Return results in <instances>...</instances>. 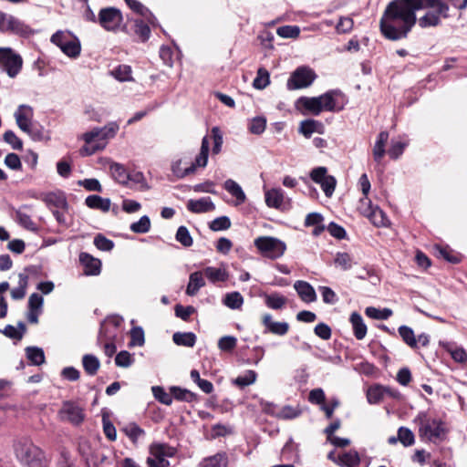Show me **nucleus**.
Masks as SVG:
<instances>
[{
    "instance_id": "nucleus-62",
    "label": "nucleus",
    "mask_w": 467,
    "mask_h": 467,
    "mask_svg": "<svg viewBox=\"0 0 467 467\" xmlns=\"http://www.w3.org/2000/svg\"><path fill=\"white\" fill-rule=\"evenodd\" d=\"M134 362V358L131 354L126 350H122L119 352L115 358V364L118 367L121 368H129Z\"/></svg>"
},
{
    "instance_id": "nucleus-2",
    "label": "nucleus",
    "mask_w": 467,
    "mask_h": 467,
    "mask_svg": "<svg viewBox=\"0 0 467 467\" xmlns=\"http://www.w3.org/2000/svg\"><path fill=\"white\" fill-rule=\"evenodd\" d=\"M119 127L116 122H109L104 127H95L92 130L83 133L80 137L85 145L79 152L82 156H90L97 151L106 148L109 139L115 137Z\"/></svg>"
},
{
    "instance_id": "nucleus-55",
    "label": "nucleus",
    "mask_w": 467,
    "mask_h": 467,
    "mask_svg": "<svg viewBox=\"0 0 467 467\" xmlns=\"http://www.w3.org/2000/svg\"><path fill=\"white\" fill-rule=\"evenodd\" d=\"M130 341L129 347H141L145 343L144 331L141 327H134L130 332Z\"/></svg>"
},
{
    "instance_id": "nucleus-16",
    "label": "nucleus",
    "mask_w": 467,
    "mask_h": 467,
    "mask_svg": "<svg viewBox=\"0 0 467 467\" xmlns=\"http://www.w3.org/2000/svg\"><path fill=\"white\" fill-rule=\"evenodd\" d=\"M296 107L305 115L318 116L323 111L317 97H301L296 100Z\"/></svg>"
},
{
    "instance_id": "nucleus-11",
    "label": "nucleus",
    "mask_w": 467,
    "mask_h": 467,
    "mask_svg": "<svg viewBox=\"0 0 467 467\" xmlns=\"http://www.w3.org/2000/svg\"><path fill=\"white\" fill-rule=\"evenodd\" d=\"M122 21V14L116 7L101 8L98 15V23L106 31L115 32L119 29Z\"/></svg>"
},
{
    "instance_id": "nucleus-53",
    "label": "nucleus",
    "mask_w": 467,
    "mask_h": 467,
    "mask_svg": "<svg viewBox=\"0 0 467 467\" xmlns=\"http://www.w3.org/2000/svg\"><path fill=\"white\" fill-rule=\"evenodd\" d=\"M150 220L148 215H143L139 221L130 224V229L135 234H146L150 230Z\"/></svg>"
},
{
    "instance_id": "nucleus-8",
    "label": "nucleus",
    "mask_w": 467,
    "mask_h": 467,
    "mask_svg": "<svg viewBox=\"0 0 467 467\" xmlns=\"http://www.w3.org/2000/svg\"><path fill=\"white\" fill-rule=\"evenodd\" d=\"M23 67L22 57L10 47H0V68L9 78H16Z\"/></svg>"
},
{
    "instance_id": "nucleus-61",
    "label": "nucleus",
    "mask_w": 467,
    "mask_h": 467,
    "mask_svg": "<svg viewBox=\"0 0 467 467\" xmlns=\"http://www.w3.org/2000/svg\"><path fill=\"white\" fill-rule=\"evenodd\" d=\"M209 227L214 232L227 230L231 227V221L227 216H220L213 220Z\"/></svg>"
},
{
    "instance_id": "nucleus-34",
    "label": "nucleus",
    "mask_w": 467,
    "mask_h": 467,
    "mask_svg": "<svg viewBox=\"0 0 467 467\" xmlns=\"http://www.w3.org/2000/svg\"><path fill=\"white\" fill-rule=\"evenodd\" d=\"M389 140V133L387 131H381L378 135L377 140L373 148V158L375 161L380 162L385 155V145Z\"/></svg>"
},
{
    "instance_id": "nucleus-60",
    "label": "nucleus",
    "mask_w": 467,
    "mask_h": 467,
    "mask_svg": "<svg viewBox=\"0 0 467 467\" xmlns=\"http://www.w3.org/2000/svg\"><path fill=\"white\" fill-rule=\"evenodd\" d=\"M135 34L140 38L142 42L147 41L150 36V29L147 24L142 20H135Z\"/></svg>"
},
{
    "instance_id": "nucleus-48",
    "label": "nucleus",
    "mask_w": 467,
    "mask_h": 467,
    "mask_svg": "<svg viewBox=\"0 0 467 467\" xmlns=\"http://www.w3.org/2000/svg\"><path fill=\"white\" fill-rule=\"evenodd\" d=\"M392 310L390 308L379 309L374 306H368L365 310V314L376 320H387L392 316Z\"/></svg>"
},
{
    "instance_id": "nucleus-39",
    "label": "nucleus",
    "mask_w": 467,
    "mask_h": 467,
    "mask_svg": "<svg viewBox=\"0 0 467 467\" xmlns=\"http://www.w3.org/2000/svg\"><path fill=\"white\" fill-rule=\"evenodd\" d=\"M125 2L130 9L146 17L150 24L155 26L156 18L141 3L138 2L137 0H125Z\"/></svg>"
},
{
    "instance_id": "nucleus-27",
    "label": "nucleus",
    "mask_w": 467,
    "mask_h": 467,
    "mask_svg": "<svg viewBox=\"0 0 467 467\" xmlns=\"http://www.w3.org/2000/svg\"><path fill=\"white\" fill-rule=\"evenodd\" d=\"M205 285L203 273L201 271L193 272L189 276V283L186 287V294L190 296L197 295L199 290Z\"/></svg>"
},
{
    "instance_id": "nucleus-46",
    "label": "nucleus",
    "mask_w": 467,
    "mask_h": 467,
    "mask_svg": "<svg viewBox=\"0 0 467 467\" xmlns=\"http://www.w3.org/2000/svg\"><path fill=\"white\" fill-rule=\"evenodd\" d=\"M122 431L128 436L132 442L137 441L145 435V431L137 423L130 422L122 428Z\"/></svg>"
},
{
    "instance_id": "nucleus-51",
    "label": "nucleus",
    "mask_w": 467,
    "mask_h": 467,
    "mask_svg": "<svg viewBox=\"0 0 467 467\" xmlns=\"http://www.w3.org/2000/svg\"><path fill=\"white\" fill-rule=\"evenodd\" d=\"M408 146V140H391L390 147L388 150L389 157L393 160L398 159L404 151V149Z\"/></svg>"
},
{
    "instance_id": "nucleus-15",
    "label": "nucleus",
    "mask_w": 467,
    "mask_h": 467,
    "mask_svg": "<svg viewBox=\"0 0 467 467\" xmlns=\"http://www.w3.org/2000/svg\"><path fill=\"white\" fill-rule=\"evenodd\" d=\"M59 416L63 420H67L75 425L84 420L82 409L73 402H65L59 410Z\"/></svg>"
},
{
    "instance_id": "nucleus-26",
    "label": "nucleus",
    "mask_w": 467,
    "mask_h": 467,
    "mask_svg": "<svg viewBox=\"0 0 467 467\" xmlns=\"http://www.w3.org/2000/svg\"><path fill=\"white\" fill-rule=\"evenodd\" d=\"M85 204L93 210H99L102 213H108L111 207V201L109 198H103L99 195H88L85 199Z\"/></svg>"
},
{
    "instance_id": "nucleus-52",
    "label": "nucleus",
    "mask_w": 467,
    "mask_h": 467,
    "mask_svg": "<svg viewBox=\"0 0 467 467\" xmlns=\"http://www.w3.org/2000/svg\"><path fill=\"white\" fill-rule=\"evenodd\" d=\"M269 84H270L269 72L265 67L258 68L256 77L253 82L254 88L256 89H264Z\"/></svg>"
},
{
    "instance_id": "nucleus-7",
    "label": "nucleus",
    "mask_w": 467,
    "mask_h": 467,
    "mask_svg": "<svg viewBox=\"0 0 467 467\" xmlns=\"http://www.w3.org/2000/svg\"><path fill=\"white\" fill-rule=\"evenodd\" d=\"M415 422L419 424L420 434L429 441L439 439L444 433L442 422L436 419L431 420L425 411L418 413Z\"/></svg>"
},
{
    "instance_id": "nucleus-18",
    "label": "nucleus",
    "mask_w": 467,
    "mask_h": 467,
    "mask_svg": "<svg viewBox=\"0 0 467 467\" xmlns=\"http://www.w3.org/2000/svg\"><path fill=\"white\" fill-rule=\"evenodd\" d=\"M186 207L193 213H204L215 210V204L210 197H202L198 200L190 199Z\"/></svg>"
},
{
    "instance_id": "nucleus-56",
    "label": "nucleus",
    "mask_w": 467,
    "mask_h": 467,
    "mask_svg": "<svg viewBox=\"0 0 467 467\" xmlns=\"http://www.w3.org/2000/svg\"><path fill=\"white\" fill-rule=\"evenodd\" d=\"M175 239L177 242H179L182 245L185 247H190L192 245V238L190 234L189 230L187 227L182 225L178 228Z\"/></svg>"
},
{
    "instance_id": "nucleus-22",
    "label": "nucleus",
    "mask_w": 467,
    "mask_h": 467,
    "mask_svg": "<svg viewBox=\"0 0 467 467\" xmlns=\"http://www.w3.org/2000/svg\"><path fill=\"white\" fill-rule=\"evenodd\" d=\"M262 322L267 332L277 336H285L289 330V324L287 322L274 321L270 314H265L262 318Z\"/></svg>"
},
{
    "instance_id": "nucleus-54",
    "label": "nucleus",
    "mask_w": 467,
    "mask_h": 467,
    "mask_svg": "<svg viewBox=\"0 0 467 467\" xmlns=\"http://www.w3.org/2000/svg\"><path fill=\"white\" fill-rule=\"evenodd\" d=\"M2 332L4 335L10 338L20 340L23 337L24 333L26 332V326L22 322L18 324L17 327H15L14 326L11 325H7Z\"/></svg>"
},
{
    "instance_id": "nucleus-5",
    "label": "nucleus",
    "mask_w": 467,
    "mask_h": 467,
    "mask_svg": "<svg viewBox=\"0 0 467 467\" xmlns=\"http://www.w3.org/2000/svg\"><path fill=\"white\" fill-rule=\"evenodd\" d=\"M51 42L70 58H77L81 52L79 39L68 31L58 30L51 36Z\"/></svg>"
},
{
    "instance_id": "nucleus-19",
    "label": "nucleus",
    "mask_w": 467,
    "mask_h": 467,
    "mask_svg": "<svg viewBox=\"0 0 467 467\" xmlns=\"http://www.w3.org/2000/svg\"><path fill=\"white\" fill-rule=\"evenodd\" d=\"M440 346L451 355L455 362L460 364L467 362V352L462 347L450 341H441Z\"/></svg>"
},
{
    "instance_id": "nucleus-13",
    "label": "nucleus",
    "mask_w": 467,
    "mask_h": 467,
    "mask_svg": "<svg viewBox=\"0 0 467 467\" xmlns=\"http://www.w3.org/2000/svg\"><path fill=\"white\" fill-rule=\"evenodd\" d=\"M265 204L269 208L285 210L290 204V199L285 196L281 188H272L265 191Z\"/></svg>"
},
{
    "instance_id": "nucleus-6",
    "label": "nucleus",
    "mask_w": 467,
    "mask_h": 467,
    "mask_svg": "<svg viewBox=\"0 0 467 467\" xmlns=\"http://www.w3.org/2000/svg\"><path fill=\"white\" fill-rule=\"evenodd\" d=\"M254 244L263 256L272 260L283 256L286 250L285 242L273 236L257 237Z\"/></svg>"
},
{
    "instance_id": "nucleus-24",
    "label": "nucleus",
    "mask_w": 467,
    "mask_h": 467,
    "mask_svg": "<svg viewBox=\"0 0 467 467\" xmlns=\"http://www.w3.org/2000/svg\"><path fill=\"white\" fill-rule=\"evenodd\" d=\"M325 127L319 120L313 119H305L300 122L298 131L306 138H310L313 133L323 134Z\"/></svg>"
},
{
    "instance_id": "nucleus-49",
    "label": "nucleus",
    "mask_w": 467,
    "mask_h": 467,
    "mask_svg": "<svg viewBox=\"0 0 467 467\" xmlns=\"http://www.w3.org/2000/svg\"><path fill=\"white\" fill-rule=\"evenodd\" d=\"M131 67L128 65H119L110 71V74L119 81H130L132 80Z\"/></svg>"
},
{
    "instance_id": "nucleus-45",
    "label": "nucleus",
    "mask_w": 467,
    "mask_h": 467,
    "mask_svg": "<svg viewBox=\"0 0 467 467\" xmlns=\"http://www.w3.org/2000/svg\"><path fill=\"white\" fill-rule=\"evenodd\" d=\"M388 389L380 385H376L368 388L367 391V400L369 404H377L382 400Z\"/></svg>"
},
{
    "instance_id": "nucleus-63",
    "label": "nucleus",
    "mask_w": 467,
    "mask_h": 467,
    "mask_svg": "<svg viewBox=\"0 0 467 467\" xmlns=\"http://www.w3.org/2000/svg\"><path fill=\"white\" fill-rule=\"evenodd\" d=\"M16 220L21 226H23L24 228H26L27 230H30V231L36 230V223L32 221L31 217L28 214H26L21 211L16 212Z\"/></svg>"
},
{
    "instance_id": "nucleus-14",
    "label": "nucleus",
    "mask_w": 467,
    "mask_h": 467,
    "mask_svg": "<svg viewBox=\"0 0 467 467\" xmlns=\"http://www.w3.org/2000/svg\"><path fill=\"white\" fill-rule=\"evenodd\" d=\"M0 31L22 35L26 32V27L18 18L0 11Z\"/></svg>"
},
{
    "instance_id": "nucleus-59",
    "label": "nucleus",
    "mask_w": 467,
    "mask_h": 467,
    "mask_svg": "<svg viewBox=\"0 0 467 467\" xmlns=\"http://www.w3.org/2000/svg\"><path fill=\"white\" fill-rule=\"evenodd\" d=\"M276 33L284 38H296L300 35V28L297 26H283L277 28Z\"/></svg>"
},
{
    "instance_id": "nucleus-41",
    "label": "nucleus",
    "mask_w": 467,
    "mask_h": 467,
    "mask_svg": "<svg viewBox=\"0 0 467 467\" xmlns=\"http://www.w3.org/2000/svg\"><path fill=\"white\" fill-rule=\"evenodd\" d=\"M82 365L85 371L88 375L94 376L99 368L100 362L96 356L92 354H87L82 358Z\"/></svg>"
},
{
    "instance_id": "nucleus-30",
    "label": "nucleus",
    "mask_w": 467,
    "mask_h": 467,
    "mask_svg": "<svg viewBox=\"0 0 467 467\" xmlns=\"http://www.w3.org/2000/svg\"><path fill=\"white\" fill-rule=\"evenodd\" d=\"M210 142L207 136L202 140V145L199 154L195 157L194 161L190 165L193 166L194 171L197 168H204L207 165Z\"/></svg>"
},
{
    "instance_id": "nucleus-25",
    "label": "nucleus",
    "mask_w": 467,
    "mask_h": 467,
    "mask_svg": "<svg viewBox=\"0 0 467 467\" xmlns=\"http://www.w3.org/2000/svg\"><path fill=\"white\" fill-rule=\"evenodd\" d=\"M294 288L302 301L306 303H312L317 300L316 291L309 283L298 280L294 284Z\"/></svg>"
},
{
    "instance_id": "nucleus-43",
    "label": "nucleus",
    "mask_w": 467,
    "mask_h": 467,
    "mask_svg": "<svg viewBox=\"0 0 467 467\" xmlns=\"http://www.w3.org/2000/svg\"><path fill=\"white\" fill-rule=\"evenodd\" d=\"M223 303L231 309H240L244 304V297L236 291L227 293L223 299Z\"/></svg>"
},
{
    "instance_id": "nucleus-31",
    "label": "nucleus",
    "mask_w": 467,
    "mask_h": 467,
    "mask_svg": "<svg viewBox=\"0 0 467 467\" xmlns=\"http://www.w3.org/2000/svg\"><path fill=\"white\" fill-rule=\"evenodd\" d=\"M224 189L236 199L235 205L244 203L246 200V195L242 187L234 180L228 179L224 182Z\"/></svg>"
},
{
    "instance_id": "nucleus-4",
    "label": "nucleus",
    "mask_w": 467,
    "mask_h": 467,
    "mask_svg": "<svg viewBox=\"0 0 467 467\" xmlns=\"http://www.w3.org/2000/svg\"><path fill=\"white\" fill-rule=\"evenodd\" d=\"M177 449L166 442L154 441L149 446V457L147 464L150 467H169L170 462L167 458L176 455Z\"/></svg>"
},
{
    "instance_id": "nucleus-29",
    "label": "nucleus",
    "mask_w": 467,
    "mask_h": 467,
    "mask_svg": "<svg viewBox=\"0 0 467 467\" xmlns=\"http://www.w3.org/2000/svg\"><path fill=\"white\" fill-rule=\"evenodd\" d=\"M349 321L352 325L353 333L356 338L358 340L363 339L367 335L368 328L361 315L357 312H353L350 315Z\"/></svg>"
},
{
    "instance_id": "nucleus-1",
    "label": "nucleus",
    "mask_w": 467,
    "mask_h": 467,
    "mask_svg": "<svg viewBox=\"0 0 467 467\" xmlns=\"http://www.w3.org/2000/svg\"><path fill=\"white\" fill-rule=\"evenodd\" d=\"M450 6L442 0H393L379 22L382 35L389 40L406 38L418 22L421 28L438 26L449 17Z\"/></svg>"
},
{
    "instance_id": "nucleus-50",
    "label": "nucleus",
    "mask_w": 467,
    "mask_h": 467,
    "mask_svg": "<svg viewBox=\"0 0 467 467\" xmlns=\"http://www.w3.org/2000/svg\"><path fill=\"white\" fill-rule=\"evenodd\" d=\"M18 277V286L11 291V296L15 300L24 298V296H26V286L28 283V276L26 274H19Z\"/></svg>"
},
{
    "instance_id": "nucleus-57",
    "label": "nucleus",
    "mask_w": 467,
    "mask_h": 467,
    "mask_svg": "<svg viewBox=\"0 0 467 467\" xmlns=\"http://www.w3.org/2000/svg\"><path fill=\"white\" fill-rule=\"evenodd\" d=\"M152 393L154 395V398L165 405H171L172 403L173 396L171 393H168L165 391V389L162 387L154 386L152 387Z\"/></svg>"
},
{
    "instance_id": "nucleus-23",
    "label": "nucleus",
    "mask_w": 467,
    "mask_h": 467,
    "mask_svg": "<svg viewBox=\"0 0 467 467\" xmlns=\"http://www.w3.org/2000/svg\"><path fill=\"white\" fill-rule=\"evenodd\" d=\"M109 169L111 174V177L115 182L120 184H127L130 180L138 182L137 179H133L127 171L125 167L118 162H113L111 161H108Z\"/></svg>"
},
{
    "instance_id": "nucleus-64",
    "label": "nucleus",
    "mask_w": 467,
    "mask_h": 467,
    "mask_svg": "<svg viewBox=\"0 0 467 467\" xmlns=\"http://www.w3.org/2000/svg\"><path fill=\"white\" fill-rule=\"evenodd\" d=\"M237 338L234 336L222 337L218 341V348L222 351L230 352L236 348Z\"/></svg>"
},
{
    "instance_id": "nucleus-12",
    "label": "nucleus",
    "mask_w": 467,
    "mask_h": 467,
    "mask_svg": "<svg viewBox=\"0 0 467 467\" xmlns=\"http://www.w3.org/2000/svg\"><path fill=\"white\" fill-rule=\"evenodd\" d=\"M123 323L122 317L112 315L105 318L100 325L97 341L101 342L104 337L109 339H117L119 328Z\"/></svg>"
},
{
    "instance_id": "nucleus-40",
    "label": "nucleus",
    "mask_w": 467,
    "mask_h": 467,
    "mask_svg": "<svg viewBox=\"0 0 467 467\" xmlns=\"http://www.w3.org/2000/svg\"><path fill=\"white\" fill-rule=\"evenodd\" d=\"M257 374L254 370H246L244 374L239 375L237 378L232 380V383L240 389H244L247 386L254 384L256 380Z\"/></svg>"
},
{
    "instance_id": "nucleus-17",
    "label": "nucleus",
    "mask_w": 467,
    "mask_h": 467,
    "mask_svg": "<svg viewBox=\"0 0 467 467\" xmlns=\"http://www.w3.org/2000/svg\"><path fill=\"white\" fill-rule=\"evenodd\" d=\"M34 111L31 106L22 104L16 110L14 116L17 126L20 130H29V127L32 125Z\"/></svg>"
},
{
    "instance_id": "nucleus-35",
    "label": "nucleus",
    "mask_w": 467,
    "mask_h": 467,
    "mask_svg": "<svg viewBox=\"0 0 467 467\" xmlns=\"http://www.w3.org/2000/svg\"><path fill=\"white\" fill-rule=\"evenodd\" d=\"M172 340L177 346L192 348L196 343V335L192 332H175Z\"/></svg>"
},
{
    "instance_id": "nucleus-44",
    "label": "nucleus",
    "mask_w": 467,
    "mask_h": 467,
    "mask_svg": "<svg viewBox=\"0 0 467 467\" xmlns=\"http://www.w3.org/2000/svg\"><path fill=\"white\" fill-rule=\"evenodd\" d=\"M399 334L403 342L411 348H417V339L411 327L402 325L398 328Z\"/></svg>"
},
{
    "instance_id": "nucleus-36",
    "label": "nucleus",
    "mask_w": 467,
    "mask_h": 467,
    "mask_svg": "<svg viewBox=\"0 0 467 467\" xmlns=\"http://www.w3.org/2000/svg\"><path fill=\"white\" fill-rule=\"evenodd\" d=\"M286 302V297L277 292L265 296V305L267 307L274 310L282 309L285 306Z\"/></svg>"
},
{
    "instance_id": "nucleus-32",
    "label": "nucleus",
    "mask_w": 467,
    "mask_h": 467,
    "mask_svg": "<svg viewBox=\"0 0 467 467\" xmlns=\"http://www.w3.org/2000/svg\"><path fill=\"white\" fill-rule=\"evenodd\" d=\"M200 467H227L228 456L225 452H218L206 457L199 464Z\"/></svg>"
},
{
    "instance_id": "nucleus-37",
    "label": "nucleus",
    "mask_w": 467,
    "mask_h": 467,
    "mask_svg": "<svg viewBox=\"0 0 467 467\" xmlns=\"http://www.w3.org/2000/svg\"><path fill=\"white\" fill-rule=\"evenodd\" d=\"M334 264L336 267H338L343 271H348L352 268L356 262L354 261L353 256L348 253L338 252L335 255Z\"/></svg>"
},
{
    "instance_id": "nucleus-58",
    "label": "nucleus",
    "mask_w": 467,
    "mask_h": 467,
    "mask_svg": "<svg viewBox=\"0 0 467 467\" xmlns=\"http://www.w3.org/2000/svg\"><path fill=\"white\" fill-rule=\"evenodd\" d=\"M398 439L405 447L411 446L415 442L413 432L406 427H400L398 430Z\"/></svg>"
},
{
    "instance_id": "nucleus-3",
    "label": "nucleus",
    "mask_w": 467,
    "mask_h": 467,
    "mask_svg": "<svg viewBox=\"0 0 467 467\" xmlns=\"http://www.w3.org/2000/svg\"><path fill=\"white\" fill-rule=\"evenodd\" d=\"M16 456L24 467H47L44 451L29 441L19 442L15 448Z\"/></svg>"
},
{
    "instance_id": "nucleus-38",
    "label": "nucleus",
    "mask_w": 467,
    "mask_h": 467,
    "mask_svg": "<svg viewBox=\"0 0 467 467\" xmlns=\"http://www.w3.org/2000/svg\"><path fill=\"white\" fill-rule=\"evenodd\" d=\"M367 218L377 227H385L389 223V220L385 213L378 205H375V208L367 215Z\"/></svg>"
},
{
    "instance_id": "nucleus-47",
    "label": "nucleus",
    "mask_w": 467,
    "mask_h": 467,
    "mask_svg": "<svg viewBox=\"0 0 467 467\" xmlns=\"http://www.w3.org/2000/svg\"><path fill=\"white\" fill-rule=\"evenodd\" d=\"M171 392L174 399L186 402H192L197 400V395L191 390L182 389L180 387H171Z\"/></svg>"
},
{
    "instance_id": "nucleus-10",
    "label": "nucleus",
    "mask_w": 467,
    "mask_h": 467,
    "mask_svg": "<svg viewBox=\"0 0 467 467\" xmlns=\"http://www.w3.org/2000/svg\"><path fill=\"white\" fill-rule=\"evenodd\" d=\"M323 111L338 112L347 104L345 95L338 89H330L324 94L317 96Z\"/></svg>"
},
{
    "instance_id": "nucleus-33",
    "label": "nucleus",
    "mask_w": 467,
    "mask_h": 467,
    "mask_svg": "<svg viewBox=\"0 0 467 467\" xmlns=\"http://www.w3.org/2000/svg\"><path fill=\"white\" fill-rule=\"evenodd\" d=\"M338 465L342 467H358L360 463V457L357 451L350 450L337 455Z\"/></svg>"
},
{
    "instance_id": "nucleus-9",
    "label": "nucleus",
    "mask_w": 467,
    "mask_h": 467,
    "mask_svg": "<svg viewBox=\"0 0 467 467\" xmlns=\"http://www.w3.org/2000/svg\"><path fill=\"white\" fill-rule=\"evenodd\" d=\"M317 75L308 67H297L287 80L286 87L289 90L305 88L312 85Z\"/></svg>"
},
{
    "instance_id": "nucleus-42",
    "label": "nucleus",
    "mask_w": 467,
    "mask_h": 467,
    "mask_svg": "<svg viewBox=\"0 0 467 467\" xmlns=\"http://www.w3.org/2000/svg\"><path fill=\"white\" fill-rule=\"evenodd\" d=\"M26 355L32 365L40 366L45 363V354L41 348L27 347L26 348Z\"/></svg>"
},
{
    "instance_id": "nucleus-21",
    "label": "nucleus",
    "mask_w": 467,
    "mask_h": 467,
    "mask_svg": "<svg viewBox=\"0 0 467 467\" xmlns=\"http://www.w3.org/2000/svg\"><path fill=\"white\" fill-rule=\"evenodd\" d=\"M43 201L48 209L67 211L68 203L66 197L62 193L49 192L43 197Z\"/></svg>"
},
{
    "instance_id": "nucleus-20",
    "label": "nucleus",
    "mask_w": 467,
    "mask_h": 467,
    "mask_svg": "<svg viewBox=\"0 0 467 467\" xmlns=\"http://www.w3.org/2000/svg\"><path fill=\"white\" fill-rule=\"evenodd\" d=\"M79 261L84 266V274L86 275H98L100 274V260L94 258L87 253H81L79 255Z\"/></svg>"
},
{
    "instance_id": "nucleus-28",
    "label": "nucleus",
    "mask_w": 467,
    "mask_h": 467,
    "mask_svg": "<svg viewBox=\"0 0 467 467\" xmlns=\"http://www.w3.org/2000/svg\"><path fill=\"white\" fill-rule=\"evenodd\" d=\"M203 274L213 284L217 282H225L229 278V274L224 265H222L219 268L208 266L203 269Z\"/></svg>"
}]
</instances>
